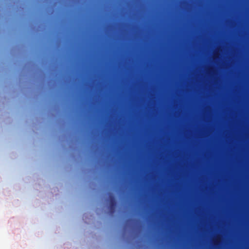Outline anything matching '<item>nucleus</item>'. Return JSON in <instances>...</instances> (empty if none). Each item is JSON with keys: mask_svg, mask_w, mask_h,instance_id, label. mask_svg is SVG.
Here are the masks:
<instances>
[{"mask_svg": "<svg viewBox=\"0 0 249 249\" xmlns=\"http://www.w3.org/2000/svg\"><path fill=\"white\" fill-rule=\"evenodd\" d=\"M218 242V238H217L214 241V244L216 245Z\"/></svg>", "mask_w": 249, "mask_h": 249, "instance_id": "obj_2", "label": "nucleus"}, {"mask_svg": "<svg viewBox=\"0 0 249 249\" xmlns=\"http://www.w3.org/2000/svg\"><path fill=\"white\" fill-rule=\"evenodd\" d=\"M110 202H109V206L110 209L111 213H113L115 210V207L116 206V202L115 199V197L111 195L109 197Z\"/></svg>", "mask_w": 249, "mask_h": 249, "instance_id": "obj_1", "label": "nucleus"}]
</instances>
